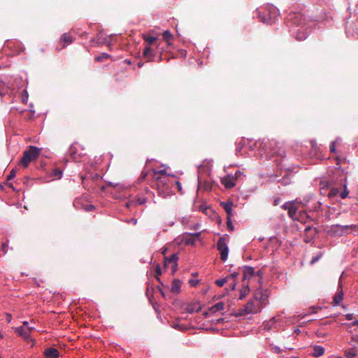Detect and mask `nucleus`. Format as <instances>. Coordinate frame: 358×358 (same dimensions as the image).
Masks as SVG:
<instances>
[{
  "instance_id": "nucleus-1",
  "label": "nucleus",
  "mask_w": 358,
  "mask_h": 358,
  "mask_svg": "<svg viewBox=\"0 0 358 358\" xmlns=\"http://www.w3.org/2000/svg\"><path fill=\"white\" fill-rule=\"evenodd\" d=\"M152 177V187L157 189L159 195L164 198L171 194L173 182L171 181L170 175L165 170H153Z\"/></svg>"
},
{
  "instance_id": "nucleus-2",
  "label": "nucleus",
  "mask_w": 358,
  "mask_h": 358,
  "mask_svg": "<svg viewBox=\"0 0 358 358\" xmlns=\"http://www.w3.org/2000/svg\"><path fill=\"white\" fill-rule=\"evenodd\" d=\"M262 155H264L267 158H271L275 155L282 158L285 154L284 150L280 146V143L275 140H267L262 143L259 146Z\"/></svg>"
},
{
  "instance_id": "nucleus-3",
  "label": "nucleus",
  "mask_w": 358,
  "mask_h": 358,
  "mask_svg": "<svg viewBox=\"0 0 358 358\" xmlns=\"http://www.w3.org/2000/svg\"><path fill=\"white\" fill-rule=\"evenodd\" d=\"M41 149L38 147L29 145L23 152V156L20 162V164L24 168H27L30 162L36 160L38 157L41 153Z\"/></svg>"
},
{
  "instance_id": "nucleus-4",
  "label": "nucleus",
  "mask_w": 358,
  "mask_h": 358,
  "mask_svg": "<svg viewBox=\"0 0 358 358\" xmlns=\"http://www.w3.org/2000/svg\"><path fill=\"white\" fill-rule=\"evenodd\" d=\"M217 249L220 252V259L222 262H225L228 258L229 248L226 243L224 237H220L217 242Z\"/></svg>"
},
{
  "instance_id": "nucleus-5",
  "label": "nucleus",
  "mask_w": 358,
  "mask_h": 358,
  "mask_svg": "<svg viewBox=\"0 0 358 358\" xmlns=\"http://www.w3.org/2000/svg\"><path fill=\"white\" fill-rule=\"evenodd\" d=\"M262 305L254 300L248 301L243 309L241 314L257 313L261 310Z\"/></svg>"
},
{
  "instance_id": "nucleus-6",
  "label": "nucleus",
  "mask_w": 358,
  "mask_h": 358,
  "mask_svg": "<svg viewBox=\"0 0 358 358\" xmlns=\"http://www.w3.org/2000/svg\"><path fill=\"white\" fill-rule=\"evenodd\" d=\"M15 333L22 339H24L26 342L30 343L33 342L34 343V340L30 336L29 331L24 327H18L13 328Z\"/></svg>"
},
{
  "instance_id": "nucleus-7",
  "label": "nucleus",
  "mask_w": 358,
  "mask_h": 358,
  "mask_svg": "<svg viewBox=\"0 0 358 358\" xmlns=\"http://www.w3.org/2000/svg\"><path fill=\"white\" fill-rule=\"evenodd\" d=\"M178 257L176 253L172 254L170 257H165L164 259V266L166 268L169 264H171L173 272H175L178 266Z\"/></svg>"
},
{
  "instance_id": "nucleus-8",
  "label": "nucleus",
  "mask_w": 358,
  "mask_h": 358,
  "mask_svg": "<svg viewBox=\"0 0 358 358\" xmlns=\"http://www.w3.org/2000/svg\"><path fill=\"white\" fill-rule=\"evenodd\" d=\"M296 203H301L302 206H305L301 201H299L298 199L294 200L292 202V205H291L288 210V215L290 218L294 220H301L300 218L296 217L297 211L299 210V207L296 206Z\"/></svg>"
},
{
  "instance_id": "nucleus-9",
  "label": "nucleus",
  "mask_w": 358,
  "mask_h": 358,
  "mask_svg": "<svg viewBox=\"0 0 358 358\" xmlns=\"http://www.w3.org/2000/svg\"><path fill=\"white\" fill-rule=\"evenodd\" d=\"M343 299V285H342V281L340 280L339 282H338L337 292L333 298L334 306L339 305L342 302Z\"/></svg>"
},
{
  "instance_id": "nucleus-10",
  "label": "nucleus",
  "mask_w": 358,
  "mask_h": 358,
  "mask_svg": "<svg viewBox=\"0 0 358 358\" xmlns=\"http://www.w3.org/2000/svg\"><path fill=\"white\" fill-rule=\"evenodd\" d=\"M221 183L227 189H231L236 185V182L233 177V175L228 174L221 179Z\"/></svg>"
},
{
  "instance_id": "nucleus-11",
  "label": "nucleus",
  "mask_w": 358,
  "mask_h": 358,
  "mask_svg": "<svg viewBox=\"0 0 358 358\" xmlns=\"http://www.w3.org/2000/svg\"><path fill=\"white\" fill-rule=\"evenodd\" d=\"M153 47L154 46L145 45L143 51V56L147 59L148 62L152 61L156 54V50Z\"/></svg>"
},
{
  "instance_id": "nucleus-12",
  "label": "nucleus",
  "mask_w": 358,
  "mask_h": 358,
  "mask_svg": "<svg viewBox=\"0 0 358 358\" xmlns=\"http://www.w3.org/2000/svg\"><path fill=\"white\" fill-rule=\"evenodd\" d=\"M142 38L146 43L147 45L155 46L156 48L159 47V43H157L158 38L153 36H150L146 34H142Z\"/></svg>"
},
{
  "instance_id": "nucleus-13",
  "label": "nucleus",
  "mask_w": 358,
  "mask_h": 358,
  "mask_svg": "<svg viewBox=\"0 0 358 358\" xmlns=\"http://www.w3.org/2000/svg\"><path fill=\"white\" fill-rule=\"evenodd\" d=\"M243 280H245L247 279L250 280L251 278L255 275V268L249 266H243Z\"/></svg>"
},
{
  "instance_id": "nucleus-14",
  "label": "nucleus",
  "mask_w": 358,
  "mask_h": 358,
  "mask_svg": "<svg viewBox=\"0 0 358 358\" xmlns=\"http://www.w3.org/2000/svg\"><path fill=\"white\" fill-rule=\"evenodd\" d=\"M43 355L45 358H59V352L55 348H47L45 349Z\"/></svg>"
},
{
  "instance_id": "nucleus-15",
  "label": "nucleus",
  "mask_w": 358,
  "mask_h": 358,
  "mask_svg": "<svg viewBox=\"0 0 358 358\" xmlns=\"http://www.w3.org/2000/svg\"><path fill=\"white\" fill-rule=\"evenodd\" d=\"M74 38L67 33H64L60 38V41L62 43V48H64L68 45L73 42Z\"/></svg>"
},
{
  "instance_id": "nucleus-16",
  "label": "nucleus",
  "mask_w": 358,
  "mask_h": 358,
  "mask_svg": "<svg viewBox=\"0 0 358 358\" xmlns=\"http://www.w3.org/2000/svg\"><path fill=\"white\" fill-rule=\"evenodd\" d=\"M68 155L74 161L80 159V155L77 153V148L74 144H72L68 150Z\"/></svg>"
},
{
  "instance_id": "nucleus-17",
  "label": "nucleus",
  "mask_w": 358,
  "mask_h": 358,
  "mask_svg": "<svg viewBox=\"0 0 358 358\" xmlns=\"http://www.w3.org/2000/svg\"><path fill=\"white\" fill-rule=\"evenodd\" d=\"M221 206L224 209L225 212L227 213V217H231L232 211H233V209H232L233 203L232 202H222Z\"/></svg>"
},
{
  "instance_id": "nucleus-18",
  "label": "nucleus",
  "mask_w": 358,
  "mask_h": 358,
  "mask_svg": "<svg viewBox=\"0 0 358 358\" xmlns=\"http://www.w3.org/2000/svg\"><path fill=\"white\" fill-rule=\"evenodd\" d=\"M181 282L178 279H174L171 284V291L173 293L178 294L180 292Z\"/></svg>"
},
{
  "instance_id": "nucleus-19",
  "label": "nucleus",
  "mask_w": 358,
  "mask_h": 358,
  "mask_svg": "<svg viewBox=\"0 0 358 358\" xmlns=\"http://www.w3.org/2000/svg\"><path fill=\"white\" fill-rule=\"evenodd\" d=\"M325 350L324 348L320 345H314L313 346V352H312V356L315 357H318L324 355Z\"/></svg>"
},
{
  "instance_id": "nucleus-20",
  "label": "nucleus",
  "mask_w": 358,
  "mask_h": 358,
  "mask_svg": "<svg viewBox=\"0 0 358 358\" xmlns=\"http://www.w3.org/2000/svg\"><path fill=\"white\" fill-rule=\"evenodd\" d=\"M224 309V303L222 301H221V302H218L216 304H215L214 306H211L209 309V311L211 312L212 313H215L218 311H222Z\"/></svg>"
},
{
  "instance_id": "nucleus-21",
  "label": "nucleus",
  "mask_w": 358,
  "mask_h": 358,
  "mask_svg": "<svg viewBox=\"0 0 358 358\" xmlns=\"http://www.w3.org/2000/svg\"><path fill=\"white\" fill-rule=\"evenodd\" d=\"M264 299V295L261 290H257L253 296V299L256 302L260 303L262 305V301Z\"/></svg>"
},
{
  "instance_id": "nucleus-22",
  "label": "nucleus",
  "mask_w": 358,
  "mask_h": 358,
  "mask_svg": "<svg viewBox=\"0 0 358 358\" xmlns=\"http://www.w3.org/2000/svg\"><path fill=\"white\" fill-rule=\"evenodd\" d=\"M250 292V287L248 285L243 286L242 289L240 290V296L239 299H244Z\"/></svg>"
},
{
  "instance_id": "nucleus-23",
  "label": "nucleus",
  "mask_w": 358,
  "mask_h": 358,
  "mask_svg": "<svg viewBox=\"0 0 358 358\" xmlns=\"http://www.w3.org/2000/svg\"><path fill=\"white\" fill-rule=\"evenodd\" d=\"M295 38L296 40L301 41L306 38V33L304 31L303 29H299L296 33Z\"/></svg>"
},
{
  "instance_id": "nucleus-24",
  "label": "nucleus",
  "mask_w": 358,
  "mask_h": 358,
  "mask_svg": "<svg viewBox=\"0 0 358 358\" xmlns=\"http://www.w3.org/2000/svg\"><path fill=\"white\" fill-rule=\"evenodd\" d=\"M84 201L80 198H77L73 201V206L77 209H83L85 204L83 203Z\"/></svg>"
},
{
  "instance_id": "nucleus-25",
  "label": "nucleus",
  "mask_w": 358,
  "mask_h": 358,
  "mask_svg": "<svg viewBox=\"0 0 358 358\" xmlns=\"http://www.w3.org/2000/svg\"><path fill=\"white\" fill-rule=\"evenodd\" d=\"M201 309V306H198V308H196L195 306L192 304L188 305L186 308L187 312L189 313H192L194 312H199Z\"/></svg>"
},
{
  "instance_id": "nucleus-26",
  "label": "nucleus",
  "mask_w": 358,
  "mask_h": 358,
  "mask_svg": "<svg viewBox=\"0 0 358 358\" xmlns=\"http://www.w3.org/2000/svg\"><path fill=\"white\" fill-rule=\"evenodd\" d=\"M303 15L301 13H294L293 15H290V20L294 21V23H297V24H300L299 23V20H301Z\"/></svg>"
},
{
  "instance_id": "nucleus-27",
  "label": "nucleus",
  "mask_w": 358,
  "mask_h": 358,
  "mask_svg": "<svg viewBox=\"0 0 358 358\" xmlns=\"http://www.w3.org/2000/svg\"><path fill=\"white\" fill-rule=\"evenodd\" d=\"M356 355L357 351L352 348L345 351V356L348 358H352Z\"/></svg>"
},
{
  "instance_id": "nucleus-28",
  "label": "nucleus",
  "mask_w": 358,
  "mask_h": 358,
  "mask_svg": "<svg viewBox=\"0 0 358 358\" xmlns=\"http://www.w3.org/2000/svg\"><path fill=\"white\" fill-rule=\"evenodd\" d=\"M155 273H156V279H157V280L159 282H161V280H160V278H159V276L162 275V269H161V266H160V265L159 264H157L155 265Z\"/></svg>"
},
{
  "instance_id": "nucleus-29",
  "label": "nucleus",
  "mask_w": 358,
  "mask_h": 358,
  "mask_svg": "<svg viewBox=\"0 0 358 358\" xmlns=\"http://www.w3.org/2000/svg\"><path fill=\"white\" fill-rule=\"evenodd\" d=\"M233 177L237 182L239 180H242L245 177V175H243L242 171L238 170L236 171Z\"/></svg>"
},
{
  "instance_id": "nucleus-30",
  "label": "nucleus",
  "mask_w": 358,
  "mask_h": 358,
  "mask_svg": "<svg viewBox=\"0 0 358 358\" xmlns=\"http://www.w3.org/2000/svg\"><path fill=\"white\" fill-rule=\"evenodd\" d=\"M339 193V189L338 188H335V187H332L329 193H328V196L329 198H334L335 197L336 195H338V194Z\"/></svg>"
},
{
  "instance_id": "nucleus-31",
  "label": "nucleus",
  "mask_w": 358,
  "mask_h": 358,
  "mask_svg": "<svg viewBox=\"0 0 358 358\" xmlns=\"http://www.w3.org/2000/svg\"><path fill=\"white\" fill-rule=\"evenodd\" d=\"M62 175V171L59 169H54L52 172V176L55 178H61Z\"/></svg>"
},
{
  "instance_id": "nucleus-32",
  "label": "nucleus",
  "mask_w": 358,
  "mask_h": 358,
  "mask_svg": "<svg viewBox=\"0 0 358 358\" xmlns=\"http://www.w3.org/2000/svg\"><path fill=\"white\" fill-rule=\"evenodd\" d=\"M162 36H163L164 39L167 43H169V41L172 38V34H171V33L169 31H168V30H166V31H164V33H163Z\"/></svg>"
},
{
  "instance_id": "nucleus-33",
  "label": "nucleus",
  "mask_w": 358,
  "mask_h": 358,
  "mask_svg": "<svg viewBox=\"0 0 358 358\" xmlns=\"http://www.w3.org/2000/svg\"><path fill=\"white\" fill-rule=\"evenodd\" d=\"M322 203L320 201L315 202L312 206L311 210L314 212H318L320 210Z\"/></svg>"
},
{
  "instance_id": "nucleus-34",
  "label": "nucleus",
  "mask_w": 358,
  "mask_h": 358,
  "mask_svg": "<svg viewBox=\"0 0 358 358\" xmlns=\"http://www.w3.org/2000/svg\"><path fill=\"white\" fill-rule=\"evenodd\" d=\"M109 55L107 53H102L101 55H99L95 57V61L96 62H103L105 59H108Z\"/></svg>"
},
{
  "instance_id": "nucleus-35",
  "label": "nucleus",
  "mask_w": 358,
  "mask_h": 358,
  "mask_svg": "<svg viewBox=\"0 0 358 358\" xmlns=\"http://www.w3.org/2000/svg\"><path fill=\"white\" fill-rule=\"evenodd\" d=\"M228 280H227V277L226 278H221V279H217L215 281V283L218 286V287H222L224 286V285L227 282Z\"/></svg>"
},
{
  "instance_id": "nucleus-36",
  "label": "nucleus",
  "mask_w": 358,
  "mask_h": 358,
  "mask_svg": "<svg viewBox=\"0 0 358 358\" xmlns=\"http://www.w3.org/2000/svg\"><path fill=\"white\" fill-rule=\"evenodd\" d=\"M227 226L231 231H233L234 230V227L232 224L231 217H227Z\"/></svg>"
},
{
  "instance_id": "nucleus-37",
  "label": "nucleus",
  "mask_w": 358,
  "mask_h": 358,
  "mask_svg": "<svg viewBox=\"0 0 358 358\" xmlns=\"http://www.w3.org/2000/svg\"><path fill=\"white\" fill-rule=\"evenodd\" d=\"M296 217H299L301 219V220H299V222H303L304 217H308V215L306 211H300L298 215H296Z\"/></svg>"
},
{
  "instance_id": "nucleus-38",
  "label": "nucleus",
  "mask_w": 358,
  "mask_h": 358,
  "mask_svg": "<svg viewBox=\"0 0 358 358\" xmlns=\"http://www.w3.org/2000/svg\"><path fill=\"white\" fill-rule=\"evenodd\" d=\"M259 19L264 23L270 24L271 20L266 18L260 12L258 14Z\"/></svg>"
},
{
  "instance_id": "nucleus-39",
  "label": "nucleus",
  "mask_w": 358,
  "mask_h": 358,
  "mask_svg": "<svg viewBox=\"0 0 358 358\" xmlns=\"http://www.w3.org/2000/svg\"><path fill=\"white\" fill-rule=\"evenodd\" d=\"M322 256V253L320 252L317 255L313 257V259L310 261V264H314L316 263Z\"/></svg>"
},
{
  "instance_id": "nucleus-40",
  "label": "nucleus",
  "mask_w": 358,
  "mask_h": 358,
  "mask_svg": "<svg viewBox=\"0 0 358 358\" xmlns=\"http://www.w3.org/2000/svg\"><path fill=\"white\" fill-rule=\"evenodd\" d=\"M83 209L86 211V212H90V211H92L95 209V206L92 204H85V206L83 207Z\"/></svg>"
},
{
  "instance_id": "nucleus-41",
  "label": "nucleus",
  "mask_w": 358,
  "mask_h": 358,
  "mask_svg": "<svg viewBox=\"0 0 358 358\" xmlns=\"http://www.w3.org/2000/svg\"><path fill=\"white\" fill-rule=\"evenodd\" d=\"M238 276V272H234L233 273H231L227 276V280L229 281V279L234 280V281L236 282V280L237 277Z\"/></svg>"
},
{
  "instance_id": "nucleus-42",
  "label": "nucleus",
  "mask_w": 358,
  "mask_h": 358,
  "mask_svg": "<svg viewBox=\"0 0 358 358\" xmlns=\"http://www.w3.org/2000/svg\"><path fill=\"white\" fill-rule=\"evenodd\" d=\"M90 177L93 182L101 181V176L99 173L92 174L90 175Z\"/></svg>"
},
{
  "instance_id": "nucleus-43",
  "label": "nucleus",
  "mask_w": 358,
  "mask_h": 358,
  "mask_svg": "<svg viewBox=\"0 0 358 358\" xmlns=\"http://www.w3.org/2000/svg\"><path fill=\"white\" fill-rule=\"evenodd\" d=\"M15 174H16V171L15 169H12L11 171L10 172V173L7 176V180H10L12 179H13L15 176Z\"/></svg>"
},
{
  "instance_id": "nucleus-44",
  "label": "nucleus",
  "mask_w": 358,
  "mask_h": 358,
  "mask_svg": "<svg viewBox=\"0 0 358 358\" xmlns=\"http://www.w3.org/2000/svg\"><path fill=\"white\" fill-rule=\"evenodd\" d=\"M344 188L345 189L340 194V196L342 199L346 198L349 194V192L347 190V186L345 185H344Z\"/></svg>"
},
{
  "instance_id": "nucleus-45",
  "label": "nucleus",
  "mask_w": 358,
  "mask_h": 358,
  "mask_svg": "<svg viewBox=\"0 0 358 358\" xmlns=\"http://www.w3.org/2000/svg\"><path fill=\"white\" fill-rule=\"evenodd\" d=\"M147 199L145 197H138L136 199V202L138 205H143L146 203Z\"/></svg>"
},
{
  "instance_id": "nucleus-46",
  "label": "nucleus",
  "mask_w": 358,
  "mask_h": 358,
  "mask_svg": "<svg viewBox=\"0 0 358 358\" xmlns=\"http://www.w3.org/2000/svg\"><path fill=\"white\" fill-rule=\"evenodd\" d=\"M174 185H176V187L177 188L178 191L182 194V185L179 181H174Z\"/></svg>"
},
{
  "instance_id": "nucleus-47",
  "label": "nucleus",
  "mask_w": 358,
  "mask_h": 358,
  "mask_svg": "<svg viewBox=\"0 0 358 358\" xmlns=\"http://www.w3.org/2000/svg\"><path fill=\"white\" fill-rule=\"evenodd\" d=\"M181 223L184 226H187L189 223V217H183L181 219Z\"/></svg>"
},
{
  "instance_id": "nucleus-48",
  "label": "nucleus",
  "mask_w": 358,
  "mask_h": 358,
  "mask_svg": "<svg viewBox=\"0 0 358 358\" xmlns=\"http://www.w3.org/2000/svg\"><path fill=\"white\" fill-rule=\"evenodd\" d=\"M292 202L293 201H287L286 203H285L282 206L281 208L283 209V210H289V208L291 205H292Z\"/></svg>"
},
{
  "instance_id": "nucleus-49",
  "label": "nucleus",
  "mask_w": 358,
  "mask_h": 358,
  "mask_svg": "<svg viewBox=\"0 0 358 358\" xmlns=\"http://www.w3.org/2000/svg\"><path fill=\"white\" fill-rule=\"evenodd\" d=\"M198 283H199V280L190 279L189 280V284L192 287H195L196 285H198Z\"/></svg>"
},
{
  "instance_id": "nucleus-50",
  "label": "nucleus",
  "mask_w": 358,
  "mask_h": 358,
  "mask_svg": "<svg viewBox=\"0 0 358 358\" xmlns=\"http://www.w3.org/2000/svg\"><path fill=\"white\" fill-rule=\"evenodd\" d=\"M147 175H148V173L146 172L142 171L141 173V176H140V177L138 178V180L139 181L143 180L146 178Z\"/></svg>"
},
{
  "instance_id": "nucleus-51",
  "label": "nucleus",
  "mask_w": 358,
  "mask_h": 358,
  "mask_svg": "<svg viewBox=\"0 0 358 358\" xmlns=\"http://www.w3.org/2000/svg\"><path fill=\"white\" fill-rule=\"evenodd\" d=\"M272 350L273 352L277 353V354H280L282 352L281 349L278 346H273L272 348Z\"/></svg>"
},
{
  "instance_id": "nucleus-52",
  "label": "nucleus",
  "mask_w": 358,
  "mask_h": 358,
  "mask_svg": "<svg viewBox=\"0 0 358 358\" xmlns=\"http://www.w3.org/2000/svg\"><path fill=\"white\" fill-rule=\"evenodd\" d=\"M330 152H336V145L335 142H332L329 146Z\"/></svg>"
},
{
  "instance_id": "nucleus-53",
  "label": "nucleus",
  "mask_w": 358,
  "mask_h": 358,
  "mask_svg": "<svg viewBox=\"0 0 358 358\" xmlns=\"http://www.w3.org/2000/svg\"><path fill=\"white\" fill-rule=\"evenodd\" d=\"M255 275L259 277V280L260 281L262 279L263 272L261 270H259L257 272L255 271Z\"/></svg>"
},
{
  "instance_id": "nucleus-54",
  "label": "nucleus",
  "mask_w": 358,
  "mask_h": 358,
  "mask_svg": "<svg viewBox=\"0 0 358 358\" xmlns=\"http://www.w3.org/2000/svg\"><path fill=\"white\" fill-rule=\"evenodd\" d=\"M312 230H313L315 233L316 232V229H315V228L313 229V228H312L311 227H310V226L306 227L305 228V229H304V231H305L306 234H308L309 231H311Z\"/></svg>"
},
{
  "instance_id": "nucleus-55",
  "label": "nucleus",
  "mask_w": 358,
  "mask_h": 358,
  "mask_svg": "<svg viewBox=\"0 0 358 358\" xmlns=\"http://www.w3.org/2000/svg\"><path fill=\"white\" fill-rule=\"evenodd\" d=\"M281 201V199L280 197H276L273 200V205L278 206Z\"/></svg>"
},
{
  "instance_id": "nucleus-56",
  "label": "nucleus",
  "mask_w": 358,
  "mask_h": 358,
  "mask_svg": "<svg viewBox=\"0 0 358 358\" xmlns=\"http://www.w3.org/2000/svg\"><path fill=\"white\" fill-rule=\"evenodd\" d=\"M229 285L231 287V290H234L236 289V282L235 281H233Z\"/></svg>"
},
{
  "instance_id": "nucleus-57",
  "label": "nucleus",
  "mask_w": 358,
  "mask_h": 358,
  "mask_svg": "<svg viewBox=\"0 0 358 358\" xmlns=\"http://www.w3.org/2000/svg\"><path fill=\"white\" fill-rule=\"evenodd\" d=\"M345 317L348 320H351L353 319V315L351 313H348L345 315Z\"/></svg>"
},
{
  "instance_id": "nucleus-58",
  "label": "nucleus",
  "mask_w": 358,
  "mask_h": 358,
  "mask_svg": "<svg viewBox=\"0 0 358 358\" xmlns=\"http://www.w3.org/2000/svg\"><path fill=\"white\" fill-rule=\"evenodd\" d=\"M336 227L341 228L342 229H346V230H347V229H348L350 227V226H348V225H346V226H341V225H338V224L336 225Z\"/></svg>"
},
{
  "instance_id": "nucleus-59",
  "label": "nucleus",
  "mask_w": 358,
  "mask_h": 358,
  "mask_svg": "<svg viewBox=\"0 0 358 358\" xmlns=\"http://www.w3.org/2000/svg\"><path fill=\"white\" fill-rule=\"evenodd\" d=\"M8 247V242L3 243L2 245V249L4 252H6V248Z\"/></svg>"
},
{
  "instance_id": "nucleus-60",
  "label": "nucleus",
  "mask_w": 358,
  "mask_h": 358,
  "mask_svg": "<svg viewBox=\"0 0 358 358\" xmlns=\"http://www.w3.org/2000/svg\"><path fill=\"white\" fill-rule=\"evenodd\" d=\"M191 235L195 238H199L201 236V233L200 232H196V233H194V234H191Z\"/></svg>"
},
{
  "instance_id": "nucleus-61",
  "label": "nucleus",
  "mask_w": 358,
  "mask_h": 358,
  "mask_svg": "<svg viewBox=\"0 0 358 358\" xmlns=\"http://www.w3.org/2000/svg\"><path fill=\"white\" fill-rule=\"evenodd\" d=\"M358 325V320H355V321H353L350 324V327H354V326H357Z\"/></svg>"
},
{
  "instance_id": "nucleus-62",
  "label": "nucleus",
  "mask_w": 358,
  "mask_h": 358,
  "mask_svg": "<svg viewBox=\"0 0 358 358\" xmlns=\"http://www.w3.org/2000/svg\"><path fill=\"white\" fill-rule=\"evenodd\" d=\"M26 329L29 331V334H31V331L34 330V327H33L28 326L26 327Z\"/></svg>"
},
{
  "instance_id": "nucleus-63",
  "label": "nucleus",
  "mask_w": 358,
  "mask_h": 358,
  "mask_svg": "<svg viewBox=\"0 0 358 358\" xmlns=\"http://www.w3.org/2000/svg\"><path fill=\"white\" fill-rule=\"evenodd\" d=\"M199 210L203 211V212H205V210H207V208L206 207H204L203 205H201L200 207H199Z\"/></svg>"
},
{
  "instance_id": "nucleus-64",
  "label": "nucleus",
  "mask_w": 358,
  "mask_h": 358,
  "mask_svg": "<svg viewBox=\"0 0 358 358\" xmlns=\"http://www.w3.org/2000/svg\"><path fill=\"white\" fill-rule=\"evenodd\" d=\"M28 324H29V322L27 321H24L22 322V325L21 327H28Z\"/></svg>"
}]
</instances>
